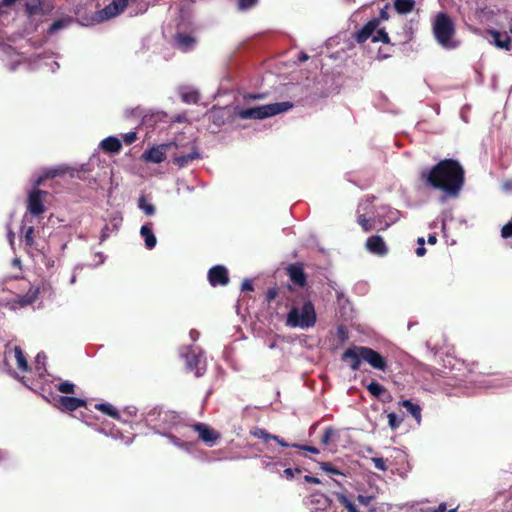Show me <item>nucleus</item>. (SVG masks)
<instances>
[{"instance_id":"obj_13","label":"nucleus","mask_w":512,"mask_h":512,"mask_svg":"<svg viewBox=\"0 0 512 512\" xmlns=\"http://www.w3.org/2000/svg\"><path fill=\"white\" fill-rule=\"evenodd\" d=\"M170 144H161L151 147L142 155V159L146 162L159 164L166 159V151Z\"/></svg>"},{"instance_id":"obj_23","label":"nucleus","mask_w":512,"mask_h":512,"mask_svg":"<svg viewBox=\"0 0 512 512\" xmlns=\"http://www.w3.org/2000/svg\"><path fill=\"white\" fill-rule=\"evenodd\" d=\"M400 405L413 416V418L420 423L421 421V407L418 404L413 403L411 400H403Z\"/></svg>"},{"instance_id":"obj_3","label":"nucleus","mask_w":512,"mask_h":512,"mask_svg":"<svg viewBox=\"0 0 512 512\" xmlns=\"http://www.w3.org/2000/svg\"><path fill=\"white\" fill-rule=\"evenodd\" d=\"M293 107V103L289 101L277 102L252 108L241 109L237 112V116L241 119H265L279 113L288 111Z\"/></svg>"},{"instance_id":"obj_49","label":"nucleus","mask_w":512,"mask_h":512,"mask_svg":"<svg viewBox=\"0 0 512 512\" xmlns=\"http://www.w3.org/2000/svg\"><path fill=\"white\" fill-rule=\"evenodd\" d=\"M301 470L299 468H296V469H292V468H286L284 470V474L288 477V478H293L295 473H300Z\"/></svg>"},{"instance_id":"obj_35","label":"nucleus","mask_w":512,"mask_h":512,"mask_svg":"<svg viewBox=\"0 0 512 512\" xmlns=\"http://www.w3.org/2000/svg\"><path fill=\"white\" fill-rule=\"evenodd\" d=\"M259 0H238L237 7L240 11H246L258 4Z\"/></svg>"},{"instance_id":"obj_6","label":"nucleus","mask_w":512,"mask_h":512,"mask_svg":"<svg viewBox=\"0 0 512 512\" xmlns=\"http://www.w3.org/2000/svg\"><path fill=\"white\" fill-rule=\"evenodd\" d=\"M48 194L47 191L34 189L32 190L27 199V210L33 216H39L45 212L43 197Z\"/></svg>"},{"instance_id":"obj_36","label":"nucleus","mask_w":512,"mask_h":512,"mask_svg":"<svg viewBox=\"0 0 512 512\" xmlns=\"http://www.w3.org/2000/svg\"><path fill=\"white\" fill-rule=\"evenodd\" d=\"M373 42H383V43H389L390 38L388 33L384 29H379L376 31V34L372 36Z\"/></svg>"},{"instance_id":"obj_62","label":"nucleus","mask_w":512,"mask_h":512,"mask_svg":"<svg viewBox=\"0 0 512 512\" xmlns=\"http://www.w3.org/2000/svg\"><path fill=\"white\" fill-rule=\"evenodd\" d=\"M42 180H43V178H42V177L38 178V179H37V181H36V185H40V184H41V182H42Z\"/></svg>"},{"instance_id":"obj_31","label":"nucleus","mask_w":512,"mask_h":512,"mask_svg":"<svg viewBox=\"0 0 512 512\" xmlns=\"http://www.w3.org/2000/svg\"><path fill=\"white\" fill-rule=\"evenodd\" d=\"M212 121L217 126H221L225 123L226 112L224 109L213 110L211 113Z\"/></svg>"},{"instance_id":"obj_30","label":"nucleus","mask_w":512,"mask_h":512,"mask_svg":"<svg viewBox=\"0 0 512 512\" xmlns=\"http://www.w3.org/2000/svg\"><path fill=\"white\" fill-rule=\"evenodd\" d=\"M138 207L148 216L155 213V206L146 201L145 196H141L138 200Z\"/></svg>"},{"instance_id":"obj_53","label":"nucleus","mask_w":512,"mask_h":512,"mask_svg":"<svg viewBox=\"0 0 512 512\" xmlns=\"http://www.w3.org/2000/svg\"><path fill=\"white\" fill-rule=\"evenodd\" d=\"M337 332H338V336L342 340H345L347 338V332H346V330H345V328L343 326H339L338 329H337Z\"/></svg>"},{"instance_id":"obj_32","label":"nucleus","mask_w":512,"mask_h":512,"mask_svg":"<svg viewBox=\"0 0 512 512\" xmlns=\"http://www.w3.org/2000/svg\"><path fill=\"white\" fill-rule=\"evenodd\" d=\"M200 95L197 91H187L181 94V99L184 103L192 104L199 101Z\"/></svg>"},{"instance_id":"obj_37","label":"nucleus","mask_w":512,"mask_h":512,"mask_svg":"<svg viewBox=\"0 0 512 512\" xmlns=\"http://www.w3.org/2000/svg\"><path fill=\"white\" fill-rule=\"evenodd\" d=\"M337 499L342 505H344L348 509V512H360L359 510L356 509L354 504L345 495L339 494Z\"/></svg>"},{"instance_id":"obj_19","label":"nucleus","mask_w":512,"mask_h":512,"mask_svg":"<svg viewBox=\"0 0 512 512\" xmlns=\"http://www.w3.org/2000/svg\"><path fill=\"white\" fill-rule=\"evenodd\" d=\"M366 388L372 396H374L378 399H382V400L391 399V395L388 392V390L383 385L379 384L376 381H372L371 383H369L366 386Z\"/></svg>"},{"instance_id":"obj_43","label":"nucleus","mask_w":512,"mask_h":512,"mask_svg":"<svg viewBox=\"0 0 512 512\" xmlns=\"http://www.w3.org/2000/svg\"><path fill=\"white\" fill-rule=\"evenodd\" d=\"M66 170L64 168H61V167H58V168H54V169H51L49 170L46 174H45V177L46 178H54L58 175H63L65 174Z\"/></svg>"},{"instance_id":"obj_2","label":"nucleus","mask_w":512,"mask_h":512,"mask_svg":"<svg viewBox=\"0 0 512 512\" xmlns=\"http://www.w3.org/2000/svg\"><path fill=\"white\" fill-rule=\"evenodd\" d=\"M317 321L314 304L308 300L302 308L293 306L287 314L286 325L292 328H310Z\"/></svg>"},{"instance_id":"obj_15","label":"nucleus","mask_w":512,"mask_h":512,"mask_svg":"<svg viewBox=\"0 0 512 512\" xmlns=\"http://www.w3.org/2000/svg\"><path fill=\"white\" fill-rule=\"evenodd\" d=\"M129 0H112L101 13L103 19H109L122 13L128 5Z\"/></svg>"},{"instance_id":"obj_41","label":"nucleus","mask_w":512,"mask_h":512,"mask_svg":"<svg viewBox=\"0 0 512 512\" xmlns=\"http://www.w3.org/2000/svg\"><path fill=\"white\" fill-rule=\"evenodd\" d=\"M65 27V21L64 20H56L54 21L51 26L49 27V30L48 32L50 34H54L55 32H57L58 30L62 29Z\"/></svg>"},{"instance_id":"obj_55","label":"nucleus","mask_w":512,"mask_h":512,"mask_svg":"<svg viewBox=\"0 0 512 512\" xmlns=\"http://www.w3.org/2000/svg\"><path fill=\"white\" fill-rule=\"evenodd\" d=\"M426 253V249L424 246H419L417 249H416V255L419 256V257H422L424 256Z\"/></svg>"},{"instance_id":"obj_48","label":"nucleus","mask_w":512,"mask_h":512,"mask_svg":"<svg viewBox=\"0 0 512 512\" xmlns=\"http://www.w3.org/2000/svg\"><path fill=\"white\" fill-rule=\"evenodd\" d=\"M446 511H447V506H446V503H444V502L440 503L437 508H433V509L429 508L425 511L423 510V512H446Z\"/></svg>"},{"instance_id":"obj_47","label":"nucleus","mask_w":512,"mask_h":512,"mask_svg":"<svg viewBox=\"0 0 512 512\" xmlns=\"http://www.w3.org/2000/svg\"><path fill=\"white\" fill-rule=\"evenodd\" d=\"M241 290L242 291H253L254 290V286H253L252 281L250 279H245L242 282Z\"/></svg>"},{"instance_id":"obj_64","label":"nucleus","mask_w":512,"mask_h":512,"mask_svg":"<svg viewBox=\"0 0 512 512\" xmlns=\"http://www.w3.org/2000/svg\"><path fill=\"white\" fill-rule=\"evenodd\" d=\"M447 512H457V507L453 508V509H450V510H447Z\"/></svg>"},{"instance_id":"obj_34","label":"nucleus","mask_w":512,"mask_h":512,"mask_svg":"<svg viewBox=\"0 0 512 512\" xmlns=\"http://www.w3.org/2000/svg\"><path fill=\"white\" fill-rule=\"evenodd\" d=\"M24 242H25L26 246H28V247H33L34 246V244H35V241H34V227L29 226V227L25 228Z\"/></svg>"},{"instance_id":"obj_10","label":"nucleus","mask_w":512,"mask_h":512,"mask_svg":"<svg viewBox=\"0 0 512 512\" xmlns=\"http://www.w3.org/2000/svg\"><path fill=\"white\" fill-rule=\"evenodd\" d=\"M286 274L293 284L299 287H305L307 285V275L302 263L296 262L288 265L286 267Z\"/></svg>"},{"instance_id":"obj_18","label":"nucleus","mask_w":512,"mask_h":512,"mask_svg":"<svg viewBox=\"0 0 512 512\" xmlns=\"http://www.w3.org/2000/svg\"><path fill=\"white\" fill-rule=\"evenodd\" d=\"M100 148L106 153H119L122 144L118 138L109 136L100 142Z\"/></svg>"},{"instance_id":"obj_57","label":"nucleus","mask_w":512,"mask_h":512,"mask_svg":"<svg viewBox=\"0 0 512 512\" xmlns=\"http://www.w3.org/2000/svg\"><path fill=\"white\" fill-rule=\"evenodd\" d=\"M263 97V95L261 94H250L248 95V99H253V100H256V99H261Z\"/></svg>"},{"instance_id":"obj_33","label":"nucleus","mask_w":512,"mask_h":512,"mask_svg":"<svg viewBox=\"0 0 512 512\" xmlns=\"http://www.w3.org/2000/svg\"><path fill=\"white\" fill-rule=\"evenodd\" d=\"M57 390L64 394H74L75 393V385L69 381H63L59 383L57 386Z\"/></svg>"},{"instance_id":"obj_11","label":"nucleus","mask_w":512,"mask_h":512,"mask_svg":"<svg viewBox=\"0 0 512 512\" xmlns=\"http://www.w3.org/2000/svg\"><path fill=\"white\" fill-rule=\"evenodd\" d=\"M363 346H352L344 351L341 360L346 362L351 370L356 371L360 368L361 361L363 360L362 352Z\"/></svg>"},{"instance_id":"obj_22","label":"nucleus","mask_w":512,"mask_h":512,"mask_svg":"<svg viewBox=\"0 0 512 512\" xmlns=\"http://www.w3.org/2000/svg\"><path fill=\"white\" fill-rule=\"evenodd\" d=\"M175 40L177 44L184 50L191 49L196 43V38L186 33H177L175 35Z\"/></svg>"},{"instance_id":"obj_59","label":"nucleus","mask_w":512,"mask_h":512,"mask_svg":"<svg viewBox=\"0 0 512 512\" xmlns=\"http://www.w3.org/2000/svg\"><path fill=\"white\" fill-rule=\"evenodd\" d=\"M504 187L506 189H512V181H507L504 183Z\"/></svg>"},{"instance_id":"obj_61","label":"nucleus","mask_w":512,"mask_h":512,"mask_svg":"<svg viewBox=\"0 0 512 512\" xmlns=\"http://www.w3.org/2000/svg\"><path fill=\"white\" fill-rule=\"evenodd\" d=\"M15 0H4V4L5 5H10L14 2Z\"/></svg>"},{"instance_id":"obj_63","label":"nucleus","mask_w":512,"mask_h":512,"mask_svg":"<svg viewBox=\"0 0 512 512\" xmlns=\"http://www.w3.org/2000/svg\"><path fill=\"white\" fill-rule=\"evenodd\" d=\"M389 227L388 223H385L384 227L380 228V230H386Z\"/></svg>"},{"instance_id":"obj_46","label":"nucleus","mask_w":512,"mask_h":512,"mask_svg":"<svg viewBox=\"0 0 512 512\" xmlns=\"http://www.w3.org/2000/svg\"><path fill=\"white\" fill-rule=\"evenodd\" d=\"M124 142L128 145L134 143L137 140L136 132H128L123 137Z\"/></svg>"},{"instance_id":"obj_45","label":"nucleus","mask_w":512,"mask_h":512,"mask_svg":"<svg viewBox=\"0 0 512 512\" xmlns=\"http://www.w3.org/2000/svg\"><path fill=\"white\" fill-rule=\"evenodd\" d=\"M113 230L114 227L111 228L109 225H105L101 230L100 243L104 242Z\"/></svg>"},{"instance_id":"obj_40","label":"nucleus","mask_w":512,"mask_h":512,"mask_svg":"<svg viewBox=\"0 0 512 512\" xmlns=\"http://www.w3.org/2000/svg\"><path fill=\"white\" fill-rule=\"evenodd\" d=\"M279 289L277 286L270 287L265 295V299L268 303H271L278 296Z\"/></svg>"},{"instance_id":"obj_12","label":"nucleus","mask_w":512,"mask_h":512,"mask_svg":"<svg viewBox=\"0 0 512 512\" xmlns=\"http://www.w3.org/2000/svg\"><path fill=\"white\" fill-rule=\"evenodd\" d=\"M365 248L371 254L385 256L388 254V247L380 235H372L367 238Z\"/></svg>"},{"instance_id":"obj_58","label":"nucleus","mask_w":512,"mask_h":512,"mask_svg":"<svg viewBox=\"0 0 512 512\" xmlns=\"http://www.w3.org/2000/svg\"><path fill=\"white\" fill-rule=\"evenodd\" d=\"M307 59H308V55H307V54H305V53H301V54L299 55V60H300L301 62L306 61Z\"/></svg>"},{"instance_id":"obj_60","label":"nucleus","mask_w":512,"mask_h":512,"mask_svg":"<svg viewBox=\"0 0 512 512\" xmlns=\"http://www.w3.org/2000/svg\"><path fill=\"white\" fill-rule=\"evenodd\" d=\"M419 246H424L425 242H424V238H418L417 240Z\"/></svg>"},{"instance_id":"obj_1","label":"nucleus","mask_w":512,"mask_h":512,"mask_svg":"<svg viewBox=\"0 0 512 512\" xmlns=\"http://www.w3.org/2000/svg\"><path fill=\"white\" fill-rule=\"evenodd\" d=\"M419 179L426 187L440 190L450 198H456L465 183V170L458 160L446 158L431 169L421 171Z\"/></svg>"},{"instance_id":"obj_54","label":"nucleus","mask_w":512,"mask_h":512,"mask_svg":"<svg viewBox=\"0 0 512 512\" xmlns=\"http://www.w3.org/2000/svg\"><path fill=\"white\" fill-rule=\"evenodd\" d=\"M357 499L359 503L363 505H368L370 503L371 497L359 495Z\"/></svg>"},{"instance_id":"obj_42","label":"nucleus","mask_w":512,"mask_h":512,"mask_svg":"<svg viewBox=\"0 0 512 512\" xmlns=\"http://www.w3.org/2000/svg\"><path fill=\"white\" fill-rule=\"evenodd\" d=\"M291 447L297 448V449H300V450H304V451H308V452H310L312 454H319L320 453L319 449L314 447V446L292 444Z\"/></svg>"},{"instance_id":"obj_29","label":"nucleus","mask_w":512,"mask_h":512,"mask_svg":"<svg viewBox=\"0 0 512 512\" xmlns=\"http://www.w3.org/2000/svg\"><path fill=\"white\" fill-rule=\"evenodd\" d=\"M337 435V429H335L332 426L326 427L321 437V444L324 446H328L331 443L332 439H334Z\"/></svg>"},{"instance_id":"obj_50","label":"nucleus","mask_w":512,"mask_h":512,"mask_svg":"<svg viewBox=\"0 0 512 512\" xmlns=\"http://www.w3.org/2000/svg\"><path fill=\"white\" fill-rule=\"evenodd\" d=\"M38 10H39V5L26 4V11L29 15L36 14Z\"/></svg>"},{"instance_id":"obj_14","label":"nucleus","mask_w":512,"mask_h":512,"mask_svg":"<svg viewBox=\"0 0 512 512\" xmlns=\"http://www.w3.org/2000/svg\"><path fill=\"white\" fill-rule=\"evenodd\" d=\"M58 407L62 411H75L78 408L86 407L87 402L84 399L72 396H59L57 399Z\"/></svg>"},{"instance_id":"obj_16","label":"nucleus","mask_w":512,"mask_h":512,"mask_svg":"<svg viewBox=\"0 0 512 512\" xmlns=\"http://www.w3.org/2000/svg\"><path fill=\"white\" fill-rule=\"evenodd\" d=\"M378 26V20L373 19L366 23L362 29H360L358 32L355 33V40L358 43H364L367 39L372 37L374 35V32L376 31Z\"/></svg>"},{"instance_id":"obj_44","label":"nucleus","mask_w":512,"mask_h":512,"mask_svg":"<svg viewBox=\"0 0 512 512\" xmlns=\"http://www.w3.org/2000/svg\"><path fill=\"white\" fill-rule=\"evenodd\" d=\"M372 461L374 463L375 468H377L378 470H381V471H386L387 466H386L385 460L383 458L375 457V458H372Z\"/></svg>"},{"instance_id":"obj_24","label":"nucleus","mask_w":512,"mask_h":512,"mask_svg":"<svg viewBox=\"0 0 512 512\" xmlns=\"http://www.w3.org/2000/svg\"><path fill=\"white\" fill-rule=\"evenodd\" d=\"M14 354L17 361L18 369L23 372H28L30 370V367L28 365L26 356L20 346L14 347Z\"/></svg>"},{"instance_id":"obj_5","label":"nucleus","mask_w":512,"mask_h":512,"mask_svg":"<svg viewBox=\"0 0 512 512\" xmlns=\"http://www.w3.org/2000/svg\"><path fill=\"white\" fill-rule=\"evenodd\" d=\"M181 357L185 360L186 371L194 372V375L197 378L204 375L206 367L205 364L201 365V352H197L192 346H187L181 352Z\"/></svg>"},{"instance_id":"obj_20","label":"nucleus","mask_w":512,"mask_h":512,"mask_svg":"<svg viewBox=\"0 0 512 512\" xmlns=\"http://www.w3.org/2000/svg\"><path fill=\"white\" fill-rule=\"evenodd\" d=\"M140 235L144 239L147 249H153L156 246L157 240L152 230V223L142 225Z\"/></svg>"},{"instance_id":"obj_7","label":"nucleus","mask_w":512,"mask_h":512,"mask_svg":"<svg viewBox=\"0 0 512 512\" xmlns=\"http://www.w3.org/2000/svg\"><path fill=\"white\" fill-rule=\"evenodd\" d=\"M192 429L198 434V438L208 446H213L221 438V434L205 423H196Z\"/></svg>"},{"instance_id":"obj_51","label":"nucleus","mask_w":512,"mask_h":512,"mask_svg":"<svg viewBox=\"0 0 512 512\" xmlns=\"http://www.w3.org/2000/svg\"><path fill=\"white\" fill-rule=\"evenodd\" d=\"M304 480H305L307 483H311V484H319V483H320L319 478L314 477V476H311V475H306V476L304 477Z\"/></svg>"},{"instance_id":"obj_17","label":"nucleus","mask_w":512,"mask_h":512,"mask_svg":"<svg viewBox=\"0 0 512 512\" xmlns=\"http://www.w3.org/2000/svg\"><path fill=\"white\" fill-rule=\"evenodd\" d=\"M488 34L493 38L494 44L506 51L511 50V39L506 33H501L495 29L488 30Z\"/></svg>"},{"instance_id":"obj_56","label":"nucleus","mask_w":512,"mask_h":512,"mask_svg":"<svg viewBox=\"0 0 512 512\" xmlns=\"http://www.w3.org/2000/svg\"><path fill=\"white\" fill-rule=\"evenodd\" d=\"M437 242V237L435 235H429L428 236V243L433 245Z\"/></svg>"},{"instance_id":"obj_39","label":"nucleus","mask_w":512,"mask_h":512,"mask_svg":"<svg viewBox=\"0 0 512 512\" xmlns=\"http://www.w3.org/2000/svg\"><path fill=\"white\" fill-rule=\"evenodd\" d=\"M387 417H388V423H389V426L391 429L395 430L401 424L402 419H399L398 416L394 412L389 413Z\"/></svg>"},{"instance_id":"obj_26","label":"nucleus","mask_w":512,"mask_h":512,"mask_svg":"<svg viewBox=\"0 0 512 512\" xmlns=\"http://www.w3.org/2000/svg\"><path fill=\"white\" fill-rule=\"evenodd\" d=\"M95 408L104 414L112 417L113 419L119 420L120 419V413L119 411L113 407L109 403H99L95 405Z\"/></svg>"},{"instance_id":"obj_27","label":"nucleus","mask_w":512,"mask_h":512,"mask_svg":"<svg viewBox=\"0 0 512 512\" xmlns=\"http://www.w3.org/2000/svg\"><path fill=\"white\" fill-rule=\"evenodd\" d=\"M374 218H367L365 214L358 212L357 223L361 226L364 232H370L374 229Z\"/></svg>"},{"instance_id":"obj_28","label":"nucleus","mask_w":512,"mask_h":512,"mask_svg":"<svg viewBox=\"0 0 512 512\" xmlns=\"http://www.w3.org/2000/svg\"><path fill=\"white\" fill-rule=\"evenodd\" d=\"M250 434L258 439H262L264 442H268L275 438V435L268 433L265 429L259 427H253L250 430Z\"/></svg>"},{"instance_id":"obj_21","label":"nucleus","mask_w":512,"mask_h":512,"mask_svg":"<svg viewBox=\"0 0 512 512\" xmlns=\"http://www.w3.org/2000/svg\"><path fill=\"white\" fill-rule=\"evenodd\" d=\"M198 158H200V153L197 151V149H194L188 154L175 157L173 159V163L178 167L183 168Z\"/></svg>"},{"instance_id":"obj_38","label":"nucleus","mask_w":512,"mask_h":512,"mask_svg":"<svg viewBox=\"0 0 512 512\" xmlns=\"http://www.w3.org/2000/svg\"><path fill=\"white\" fill-rule=\"evenodd\" d=\"M320 467L323 471L333 475H343L342 472L335 468L330 462H322Z\"/></svg>"},{"instance_id":"obj_9","label":"nucleus","mask_w":512,"mask_h":512,"mask_svg":"<svg viewBox=\"0 0 512 512\" xmlns=\"http://www.w3.org/2000/svg\"><path fill=\"white\" fill-rule=\"evenodd\" d=\"M208 281L211 286H226L229 283V274L225 266L216 265L208 271Z\"/></svg>"},{"instance_id":"obj_8","label":"nucleus","mask_w":512,"mask_h":512,"mask_svg":"<svg viewBox=\"0 0 512 512\" xmlns=\"http://www.w3.org/2000/svg\"><path fill=\"white\" fill-rule=\"evenodd\" d=\"M363 361L367 362L374 369L385 371L387 369L386 359L376 350L363 346L361 350Z\"/></svg>"},{"instance_id":"obj_25","label":"nucleus","mask_w":512,"mask_h":512,"mask_svg":"<svg viewBox=\"0 0 512 512\" xmlns=\"http://www.w3.org/2000/svg\"><path fill=\"white\" fill-rule=\"evenodd\" d=\"M414 0H395L394 8L399 14H407L414 9Z\"/></svg>"},{"instance_id":"obj_4","label":"nucleus","mask_w":512,"mask_h":512,"mask_svg":"<svg viewBox=\"0 0 512 512\" xmlns=\"http://www.w3.org/2000/svg\"><path fill=\"white\" fill-rule=\"evenodd\" d=\"M433 33L442 46L453 47L451 40L455 34V25L446 13L437 14L433 24Z\"/></svg>"},{"instance_id":"obj_52","label":"nucleus","mask_w":512,"mask_h":512,"mask_svg":"<svg viewBox=\"0 0 512 512\" xmlns=\"http://www.w3.org/2000/svg\"><path fill=\"white\" fill-rule=\"evenodd\" d=\"M272 440L276 441L280 446L282 447H291L290 444H288L287 442H285V440L283 438H280L279 436L275 435V438H273Z\"/></svg>"}]
</instances>
